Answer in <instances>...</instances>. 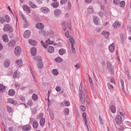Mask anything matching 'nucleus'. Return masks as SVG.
Returning <instances> with one entry per match:
<instances>
[{"label": "nucleus", "mask_w": 131, "mask_h": 131, "mask_svg": "<svg viewBox=\"0 0 131 131\" xmlns=\"http://www.w3.org/2000/svg\"><path fill=\"white\" fill-rule=\"evenodd\" d=\"M81 106L82 107V108L81 109L82 111H84L85 110V106L81 105Z\"/></svg>", "instance_id": "052dcab7"}, {"label": "nucleus", "mask_w": 131, "mask_h": 131, "mask_svg": "<svg viewBox=\"0 0 131 131\" xmlns=\"http://www.w3.org/2000/svg\"><path fill=\"white\" fill-rule=\"evenodd\" d=\"M29 5L32 8H35L37 7V6L35 4H33L32 3L31 1H29Z\"/></svg>", "instance_id": "473e14b6"}, {"label": "nucleus", "mask_w": 131, "mask_h": 131, "mask_svg": "<svg viewBox=\"0 0 131 131\" xmlns=\"http://www.w3.org/2000/svg\"><path fill=\"white\" fill-rule=\"evenodd\" d=\"M9 36L11 38H12L13 37V34L11 32H10L9 34Z\"/></svg>", "instance_id": "774afa93"}, {"label": "nucleus", "mask_w": 131, "mask_h": 131, "mask_svg": "<svg viewBox=\"0 0 131 131\" xmlns=\"http://www.w3.org/2000/svg\"><path fill=\"white\" fill-rule=\"evenodd\" d=\"M55 60L58 62H61L62 61V59L60 57L56 58L55 59Z\"/></svg>", "instance_id": "79ce46f5"}, {"label": "nucleus", "mask_w": 131, "mask_h": 131, "mask_svg": "<svg viewBox=\"0 0 131 131\" xmlns=\"http://www.w3.org/2000/svg\"><path fill=\"white\" fill-rule=\"evenodd\" d=\"M31 128V127L29 124L24 125L22 127V130L25 131H28L30 130Z\"/></svg>", "instance_id": "0eeeda50"}, {"label": "nucleus", "mask_w": 131, "mask_h": 131, "mask_svg": "<svg viewBox=\"0 0 131 131\" xmlns=\"http://www.w3.org/2000/svg\"><path fill=\"white\" fill-rule=\"evenodd\" d=\"M21 48L19 46L16 47L14 50V52L16 56L19 55L21 53Z\"/></svg>", "instance_id": "7ed1b4c3"}, {"label": "nucleus", "mask_w": 131, "mask_h": 131, "mask_svg": "<svg viewBox=\"0 0 131 131\" xmlns=\"http://www.w3.org/2000/svg\"><path fill=\"white\" fill-rule=\"evenodd\" d=\"M23 9L25 11H26L28 13H30L31 12L30 8L27 5H24L23 7Z\"/></svg>", "instance_id": "6e6552de"}, {"label": "nucleus", "mask_w": 131, "mask_h": 131, "mask_svg": "<svg viewBox=\"0 0 131 131\" xmlns=\"http://www.w3.org/2000/svg\"><path fill=\"white\" fill-rule=\"evenodd\" d=\"M125 1H122L120 3L119 5L121 7H123L125 6Z\"/></svg>", "instance_id": "4c0bfd02"}, {"label": "nucleus", "mask_w": 131, "mask_h": 131, "mask_svg": "<svg viewBox=\"0 0 131 131\" xmlns=\"http://www.w3.org/2000/svg\"><path fill=\"white\" fill-rule=\"evenodd\" d=\"M30 33L29 30H26L25 31L24 35V37L26 38H28L30 36Z\"/></svg>", "instance_id": "1a4fd4ad"}, {"label": "nucleus", "mask_w": 131, "mask_h": 131, "mask_svg": "<svg viewBox=\"0 0 131 131\" xmlns=\"http://www.w3.org/2000/svg\"><path fill=\"white\" fill-rule=\"evenodd\" d=\"M107 68L109 72L112 74L113 72V68L112 64L109 62H107Z\"/></svg>", "instance_id": "423d86ee"}, {"label": "nucleus", "mask_w": 131, "mask_h": 131, "mask_svg": "<svg viewBox=\"0 0 131 131\" xmlns=\"http://www.w3.org/2000/svg\"><path fill=\"white\" fill-rule=\"evenodd\" d=\"M45 122V119L44 118H42L40 121V125L43 126L44 125Z\"/></svg>", "instance_id": "7c9ffc66"}, {"label": "nucleus", "mask_w": 131, "mask_h": 131, "mask_svg": "<svg viewBox=\"0 0 131 131\" xmlns=\"http://www.w3.org/2000/svg\"><path fill=\"white\" fill-rule=\"evenodd\" d=\"M99 118L100 119V121L101 122V124H103V122L102 121V117H101L100 116H99Z\"/></svg>", "instance_id": "680f3d73"}, {"label": "nucleus", "mask_w": 131, "mask_h": 131, "mask_svg": "<svg viewBox=\"0 0 131 131\" xmlns=\"http://www.w3.org/2000/svg\"><path fill=\"white\" fill-rule=\"evenodd\" d=\"M113 26L115 29H117L119 27L120 25L118 22H116L113 23Z\"/></svg>", "instance_id": "aec40b11"}, {"label": "nucleus", "mask_w": 131, "mask_h": 131, "mask_svg": "<svg viewBox=\"0 0 131 131\" xmlns=\"http://www.w3.org/2000/svg\"><path fill=\"white\" fill-rule=\"evenodd\" d=\"M7 34H4L2 36L3 41L5 42H7L8 41V38L7 37Z\"/></svg>", "instance_id": "6ab92c4d"}, {"label": "nucleus", "mask_w": 131, "mask_h": 131, "mask_svg": "<svg viewBox=\"0 0 131 131\" xmlns=\"http://www.w3.org/2000/svg\"><path fill=\"white\" fill-rule=\"evenodd\" d=\"M48 34L50 35L51 36H53V31L50 30L48 31Z\"/></svg>", "instance_id": "8fccbe9b"}, {"label": "nucleus", "mask_w": 131, "mask_h": 131, "mask_svg": "<svg viewBox=\"0 0 131 131\" xmlns=\"http://www.w3.org/2000/svg\"><path fill=\"white\" fill-rule=\"evenodd\" d=\"M17 63L19 66H22L23 65L22 61L21 59H19V60H17Z\"/></svg>", "instance_id": "e433bc0d"}, {"label": "nucleus", "mask_w": 131, "mask_h": 131, "mask_svg": "<svg viewBox=\"0 0 131 131\" xmlns=\"http://www.w3.org/2000/svg\"><path fill=\"white\" fill-rule=\"evenodd\" d=\"M66 50L63 49H60L59 51V53L60 55H63L66 52Z\"/></svg>", "instance_id": "cd10ccee"}, {"label": "nucleus", "mask_w": 131, "mask_h": 131, "mask_svg": "<svg viewBox=\"0 0 131 131\" xmlns=\"http://www.w3.org/2000/svg\"><path fill=\"white\" fill-rule=\"evenodd\" d=\"M69 40L70 42L71 43V45L73 46V45H74V41L72 36H70L69 37Z\"/></svg>", "instance_id": "c756f323"}, {"label": "nucleus", "mask_w": 131, "mask_h": 131, "mask_svg": "<svg viewBox=\"0 0 131 131\" xmlns=\"http://www.w3.org/2000/svg\"><path fill=\"white\" fill-rule=\"evenodd\" d=\"M74 45H73V46L72 45L71 46V48L72 50V53H74L75 52V50L74 47Z\"/></svg>", "instance_id": "09e8293b"}, {"label": "nucleus", "mask_w": 131, "mask_h": 131, "mask_svg": "<svg viewBox=\"0 0 131 131\" xmlns=\"http://www.w3.org/2000/svg\"><path fill=\"white\" fill-rule=\"evenodd\" d=\"M56 89L57 92H59L61 89V88L59 86H57L56 87Z\"/></svg>", "instance_id": "bf43d9fd"}, {"label": "nucleus", "mask_w": 131, "mask_h": 131, "mask_svg": "<svg viewBox=\"0 0 131 131\" xmlns=\"http://www.w3.org/2000/svg\"><path fill=\"white\" fill-rule=\"evenodd\" d=\"M111 112L114 113H115L116 112V108L113 105H112L111 106Z\"/></svg>", "instance_id": "2f4dec72"}, {"label": "nucleus", "mask_w": 131, "mask_h": 131, "mask_svg": "<svg viewBox=\"0 0 131 131\" xmlns=\"http://www.w3.org/2000/svg\"><path fill=\"white\" fill-rule=\"evenodd\" d=\"M63 112L66 115H68L69 114V110L68 108H66L64 109Z\"/></svg>", "instance_id": "393cba45"}, {"label": "nucleus", "mask_w": 131, "mask_h": 131, "mask_svg": "<svg viewBox=\"0 0 131 131\" xmlns=\"http://www.w3.org/2000/svg\"><path fill=\"white\" fill-rule=\"evenodd\" d=\"M116 123L118 124H121L122 122V118L119 115L116 116L115 119Z\"/></svg>", "instance_id": "39448f33"}, {"label": "nucleus", "mask_w": 131, "mask_h": 131, "mask_svg": "<svg viewBox=\"0 0 131 131\" xmlns=\"http://www.w3.org/2000/svg\"><path fill=\"white\" fill-rule=\"evenodd\" d=\"M82 116L83 118V121L85 123L86 127L88 129L89 128H88V126L87 124V121L86 120V113L85 112H84L82 115Z\"/></svg>", "instance_id": "f8f14e48"}, {"label": "nucleus", "mask_w": 131, "mask_h": 131, "mask_svg": "<svg viewBox=\"0 0 131 131\" xmlns=\"http://www.w3.org/2000/svg\"><path fill=\"white\" fill-rule=\"evenodd\" d=\"M107 86H110V88H109L111 89H112V90L113 91V88H114V87H113V86L112 85H111L109 83H108L107 84Z\"/></svg>", "instance_id": "4d7b16f0"}, {"label": "nucleus", "mask_w": 131, "mask_h": 131, "mask_svg": "<svg viewBox=\"0 0 131 131\" xmlns=\"http://www.w3.org/2000/svg\"><path fill=\"white\" fill-rule=\"evenodd\" d=\"M38 124L37 122L35 120L34 121L33 126L34 128H37L38 126Z\"/></svg>", "instance_id": "c85d7f7f"}, {"label": "nucleus", "mask_w": 131, "mask_h": 131, "mask_svg": "<svg viewBox=\"0 0 131 131\" xmlns=\"http://www.w3.org/2000/svg\"><path fill=\"white\" fill-rule=\"evenodd\" d=\"M61 12L60 9H57L54 11V14L55 15L58 16L61 14Z\"/></svg>", "instance_id": "4468645a"}, {"label": "nucleus", "mask_w": 131, "mask_h": 131, "mask_svg": "<svg viewBox=\"0 0 131 131\" xmlns=\"http://www.w3.org/2000/svg\"><path fill=\"white\" fill-rule=\"evenodd\" d=\"M31 55L33 56H35L36 54V49L34 47H32L31 49Z\"/></svg>", "instance_id": "9b49d317"}, {"label": "nucleus", "mask_w": 131, "mask_h": 131, "mask_svg": "<svg viewBox=\"0 0 131 131\" xmlns=\"http://www.w3.org/2000/svg\"><path fill=\"white\" fill-rule=\"evenodd\" d=\"M59 4L58 2L56 1L54 2L53 3L51 4V5L54 8H57L59 6Z\"/></svg>", "instance_id": "4be33fe9"}, {"label": "nucleus", "mask_w": 131, "mask_h": 131, "mask_svg": "<svg viewBox=\"0 0 131 131\" xmlns=\"http://www.w3.org/2000/svg\"><path fill=\"white\" fill-rule=\"evenodd\" d=\"M122 87V90L123 91V93L125 94V95H127V94H126V93L125 91V90L124 86H123Z\"/></svg>", "instance_id": "e2e57ef3"}, {"label": "nucleus", "mask_w": 131, "mask_h": 131, "mask_svg": "<svg viewBox=\"0 0 131 131\" xmlns=\"http://www.w3.org/2000/svg\"><path fill=\"white\" fill-rule=\"evenodd\" d=\"M32 97L33 99L34 100H36L38 99L37 95L35 94H33Z\"/></svg>", "instance_id": "37998d69"}, {"label": "nucleus", "mask_w": 131, "mask_h": 131, "mask_svg": "<svg viewBox=\"0 0 131 131\" xmlns=\"http://www.w3.org/2000/svg\"><path fill=\"white\" fill-rule=\"evenodd\" d=\"M5 86L2 84H0V91L2 93H3L5 91Z\"/></svg>", "instance_id": "bb28decb"}, {"label": "nucleus", "mask_w": 131, "mask_h": 131, "mask_svg": "<svg viewBox=\"0 0 131 131\" xmlns=\"http://www.w3.org/2000/svg\"><path fill=\"white\" fill-rule=\"evenodd\" d=\"M9 131H15V129L13 127H11L8 128Z\"/></svg>", "instance_id": "5fc2aeb1"}, {"label": "nucleus", "mask_w": 131, "mask_h": 131, "mask_svg": "<svg viewBox=\"0 0 131 131\" xmlns=\"http://www.w3.org/2000/svg\"><path fill=\"white\" fill-rule=\"evenodd\" d=\"M32 102L30 100H29L28 101L27 104L29 106H31L32 105Z\"/></svg>", "instance_id": "3c124183"}, {"label": "nucleus", "mask_w": 131, "mask_h": 131, "mask_svg": "<svg viewBox=\"0 0 131 131\" xmlns=\"http://www.w3.org/2000/svg\"><path fill=\"white\" fill-rule=\"evenodd\" d=\"M20 75V73L17 70L14 73L13 75V78L14 79H15L19 77Z\"/></svg>", "instance_id": "f3484780"}, {"label": "nucleus", "mask_w": 131, "mask_h": 131, "mask_svg": "<svg viewBox=\"0 0 131 131\" xmlns=\"http://www.w3.org/2000/svg\"><path fill=\"white\" fill-rule=\"evenodd\" d=\"M99 15L101 17H102L104 15V13L102 12H100L99 13Z\"/></svg>", "instance_id": "69168bd1"}, {"label": "nucleus", "mask_w": 131, "mask_h": 131, "mask_svg": "<svg viewBox=\"0 0 131 131\" xmlns=\"http://www.w3.org/2000/svg\"><path fill=\"white\" fill-rule=\"evenodd\" d=\"M42 46L44 47V48L46 49L47 48V46H46V44H45L44 42L42 40H41V41Z\"/></svg>", "instance_id": "de8ad7c7"}, {"label": "nucleus", "mask_w": 131, "mask_h": 131, "mask_svg": "<svg viewBox=\"0 0 131 131\" xmlns=\"http://www.w3.org/2000/svg\"><path fill=\"white\" fill-rule=\"evenodd\" d=\"M7 110L8 113H12L13 111L12 108L10 107H8L7 108Z\"/></svg>", "instance_id": "a18cd8bd"}, {"label": "nucleus", "mask_w": 131, "mask_h": 131, "mask_svg": "<svg viewBox=\"0 0 131 131\" xmlns=\"http://www.w3.org/2000/svg\"><path fill=\"white\" fill-rule=\"evenodd\" d=\"M3 30L4 31H9L10 32H12L13 31L11 26L8 24H7L4 25Z\"/></svg>", "instance_id": "f03ea898"}, {"label": "nucleus", "mask_w": 131, "mask_h": 131, "mask_svg": "<svg viewBox=\"0 0 131 131\" xmlns=\"http://www.w3.org/2000/svg\"><path fill=\"white\" fill-rule=\"evenodd\" d=\"M33 59L36 61H38L37 66L38 68L40 69L42 68L43 66V64L41 57L40 56H38L34 57Z\"/></svg>", "instance_id": "f257e3e1"}, {"label": "nucleus", "mask_w": 131, "mask_h": 131, "mask_svg": "<svg viewBox=\"0 0 131 131\" xmlns=\"http://www.w3.org/2000/svg\"><path fill=\"white\" fill-rule=\"evenodd\" d=\"M62 26L63 30L64 31L67 28V27L66 26V22L65 21H64L63 22Z\"/></svg>", "instance_id": "c9c22d12"}, {"label": "nucleus", "mask_w": 131, "mask_h": 131, "mask_svg": "<svg viewBox=\"0 0 131 131\" xmlns=\"http://www.w3.org/2000/svg\"><path fill=\"white\" fill-rule=\"evenodd\" d=\"M10 64V61L8 60H6L5 61L4 65L5 67L7 68L8 67Z\"/></svg>", "instance_id": "b1692460"}, {"label": "nucleus", "mask_w": 131, "mask_h": 131, "mask_svg": "<svg viewBox=\"0 0 131 131\" xmlns=\"http://www.w3.org/2000/svg\"><path fill=\"white\" fill-rule=\"evenodd\" d=\"M8 102L14 105L16 104V102L13 99H8Z\"/></svg>", "instance_id": "72a5a7b5"}, {"label": "nucleus", "mask_w": 131, "mask_h": 131, "mask_svg": "<svg viewBox=\"0 0 131 131\" xmlns=\"http://www.w3.org/2000/svg\"><path fill=\"white\" fill-rule=\"evenodd\" d=\"M15 41L12 40L10 41V42L8 43V45L10 47H13L15 46Z\"/></svg>", "instance_id": "9d476101"}, {"label": "nucleus", "mask_w": 131, "mask_h": 131, "mask_svg": "<svg viewBox=\"0 0 131 131\" xmlns=\"http://www.w3.org/2000/svg\"><path fill=\"white\" fill-rule=\"evenodd\" d=\"M93 7L92 6H89L88 9V13L89 14H90L93 13Z\"/></svg>", "instance_id": "412c9836"}, {"label": "nucleus", "mask_w": 131, "mask_h": 131, "mask_svg": "<svg viewBox=\"0 0 131 131\" xmlns=\"http://www.w3.org/2000/svg\"><path fill=\"white\" fill-rule=\"evenodd\" d=\"M113 43L109 47V49L110 51L111 52H113L114 50V46Z\"/></svg>", "instance_id": "a211bd4d"}, {"label": "nucleus", "mask_w": 131, "mask_h": 131, "mask_svg": "<svg viewBox=\"0 0 131 131\" xmlns=\"http://www.w3.org/2000/svg\"><path fill=\"white\" fill-rule=\"evenodd\" d=\"M0 21L1 23H3L5 22V20L3 17H0Z\"/></svg>", "instance_id": "603ef678"}, {"label": "nucleus", "mask_w": 131, "mask_h": 131, "mask_svg": "<svg viewBox=\"0 0 131 131\" xmlns=\"http://www.w3.org/2000/svg\"><path fill=\"white\" fill-rule=\"evenodd\" d=\"M67 0H61L60 1V3L61 4H65L67 2Z\"/></svg>", "instance_id": "6e6d98bb"}, {"label": "nucleus", "mask_w": 131, "mask_h": 131, "mask_svg": "<svg viewBox=\"0 0 131 131\" xmlns=\"http://www.w3.org/2000/svg\"><path fill=\"white\" fill-rule=\"evenodd\" d=\"M102 35L106 38H108L109 37V34L108 32L106 31H103L102 33Z\"/></svg>", "instance_id": "a878e982"}, {"label": "nucleus", "mask_w": 131, "mask_h": 131, "mask_svg": "<svg viewBox=\"0 0 131 131\" xmlns=\"http://www.w3.org/2000/svg\"><path fill=\"white\" fill-rule=\"evenodd\" d=\"M48 50L49 52L50 53H52L54 51V49L53 47L52 46H49L48 47Z\"/></svg>", "instance_id": "5701e85b"}, {"label": "nucleus", "mask_w": 131, "mask_h": 131, "mask_svg": "<svg viewBox=\"0 0 131 131\" xmlns=\"http://www.w3.org/2000/svg\"><path fill=\"white\" fill-rule=\"evenodd\" d=\"M52 73L54 75H57L58 74V72L57 70V69H53V70Z\"/></svg>", "instance_id": "a19ab883"}, {"label": "nucleus", "mask_w": 131, "mask_h": 131, "mask_svg": "<svg viewBox=\"0 0 131 131\" xmlns=\"http://www.w3.org/2000/svg\"><path fill=\"white\" fill-rule=\"evenodd\" d=\"M15 92L13 89H11L9 90L8 94L10 96H13L15 95Z\"/></svg>", "instance_id": "dca6fc26"}, {"label": "nucleus", "mask_w": 131, "mask_h": 131, "mask_svg": "<svg viewBox=\"0 0 131 131\" xmlns=\"http://www.w3.org/2000/svg\"><path fill=\"white\" fill-rule=\"evenodd\" d=\"M5 17L6 22L8 23L9 22L10 20V19L9 16L8 15H6Z\"/></svg>", "instance_id": "58836bf2"}, {"label": "nucleus", "mask_w": 131, "mask_h": 131, "mask_svg": "<svg viewBox=\"0 0 131 131\" xmlns=\"http://www.w3.org/2000/svg\"><path fill=\"white\" fill-rule=\"evenodd\" d=\"M80 97L81 103L83 105L85 103V99L83 96L82 97Z\"/></svg>", "instance_id": "ea45409f"}, {"label": "nucleus", "mask_w": 131, "mask_h": 131, "mask_svg": "<svg viewBox=\"0 0 131 131\" xmlns=\"http://www.w3.org/2000/svg\"><path fill=\"white\" fill-rule=\"evenodd\" d=\"M19 14L20 16L23 19H24V15L21 12H20Z\"/></svg>", "instance_id": "338daca9"}, {"label": "nucleus", "mask_w": 131, "mask_h": 131, "mask_svg": "<svg viewBox=\"0 0 131 131\" xmlns=\"http://www.w3.org/2000/svg\"><path fill=\"white\" fill-rule=\"evenodd\" d=\"M113 2L114 4L116 5L120 3L119 0H114Z\"/></svg>", "instance_id": "864d4df0"}, {"label": "nucleus", "mask_w": 131, "mask_h": 131, "mask_svg": "<svg viewBox=\"0 0 131 131\" xmlns=\"http://www.w3.org/2000/svg\"><path fill=\"white\" fill-rule=\"evenodd\" d=\"M40 10L42 13L44 14L48 13L50 11V10L48 8L46 7H41Z\"/></svg>", "instance_id": "20e7f679"}, {"label": "nucleus", "mask_w": 131, "mask_h": 131, "mask_svg": "<svg viewBox=\"0 0 131 131\" xmlns=\"http://www.w3.org/2000/svg\"><path fill=\"white\" fill-rule=\"evenodd\" d=\"M49 112L50 118L52 119L53 120L54 119V116L53 113L51 111H49Z\"/></svg>", "instance_id": "c03bdc74"}, {"label": "nucleus", "mask_w": 131, "mask_h": 131, "mask_svg": "<svg viewBox=\"0 0 131 131\" xmlns=\"http://www.w3.org/2000/svg\"><path fill=\"white\" fill-rule=\"evenodd\" d=\"M28 41L29 43L32 46H35L37 44V42L35 40H29Z\"/></svg>", "instance_id": "2eb2a0df"}, {"label": "nucleus", "mask_w": 131, "mask_h": 131, "mask_svg": "<svg viewBox=\"0 0 131 131\" xmlns=\"http://www.w3.org/2000/svg\"><path fill=\"white\" fill-rule=\"evenodd\" d=\"M64 104L66 106H68L70 105V103L68 101H67L64 103Z\"/></svg>", "instance_id": "13d9d810"}, {"label": "nucleus", "mask_w": 131, "mask_h": 131, "mask_svg": "<svg viewBox=\"0 0 131 131\" xmlns=\"http://www.w3.org/2000/svg\"><path fill=\"white\" fill-rule=\"evenodd\" d=\"M50 39L49 38L46 41V46H47V47L48 46V45H49V43L50 42Z\"/></svg>", "instance_id": "49530a36"}, {"label": "nucleus", "mask_w": 131, "mask_h": 131, "mask_svg": "<svg viewBox=\"0 0 131 131\" xmlns=\"http://www.w3.org/2000/svg\"><path fill=\"white\" fill-rule=\"evenodd\" d=\"M98 19L96 17H94L93 18V21L94 23L95 24L97 25H98L99 24V23L98 22Z\"/></svg>", "instance_id": "f704fd0d"}, {"label": "nucleus", "mask_w": 131, "mask_h": 131, "mask_svg": "<svg viewBox=\"0 0 131 131\" xmlns=\"http://www.w3.org/2000/svg\"><path fill=\"white\" fill-rule=\"evenodd\" d=\"M36 27L37 28L40 29H42L44 28L43 25L41 23H39L36 24Z\"/></svg>", "instance_id": "ddd939ff"}, {"label": "nucleus", "mask_w": 131, "mask_h": 131, "mask_svg": "<svg viewBox=\"0 0 131 131\" xmlns=\"http://www.w3.org/2000/svg\"><path fill=\"white\" fill-rule=\"evenodd\" d=\"M121 43H123L124 42V41L123 39V35H122V36H121Z\"/></svg>", "instance_id": "0e129e2a"}]
</instances>
